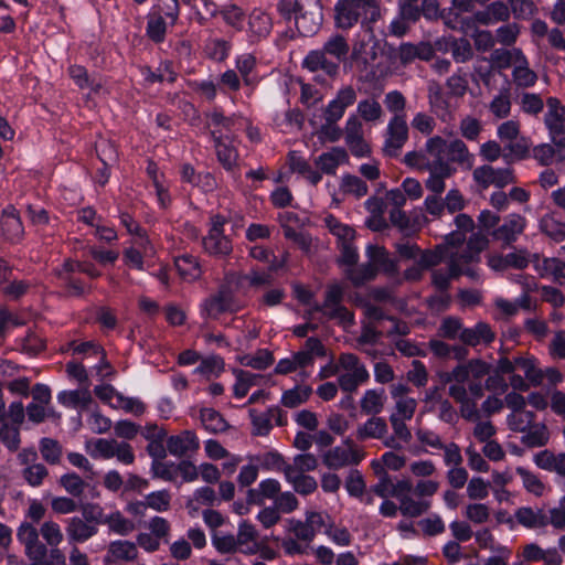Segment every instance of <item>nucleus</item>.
<instances>
[{"label":"nucleus","instance_id":"1","mask_svg":"<svg viewBox=\"0 0 565 565\" xmlns=\"http://www.w3.org/2000/svg\"><path fill=\"white\" fill-rule=\"evenodd\" d=\"M277 11L287 21H294L301 36H312L323 22L321 0H278Z\"/></svg>","mask_w":565,"mask_h":565},{"label":"nucleus","instance_id":"2","mask_svg":"<svg viewBox=\"0 0 565 565\" xmlns=\"http://www.w3.org/2000/svg\"><path fill=\"white\" fill-rule=\"evenodd\" d=\"M350 51L347 39L339 34H332L320 50L310 51L303 58L302 66L310 72L323 71L333 76L338 73L339 63L344 60Z\"/></svg>","mask_w":565,"mask_h":565},{"label":"nucleus","instance_id":"3","mask_svg":"<svg viewBox=\"0 0 565 565\" xmlns=\"http://www.w3.org/2000/svg\"><path fill=\"white\" fill-rule=\"evenodd\" d=\"M17 539L24 547V554L31 565H65V555L58 546H46L39 537L38 527L21 522L17 529Z\"/></svg>","mask_w":565,"mask_h":565},{"label":"nucleus","instance_id":"4","mask_svg":"<svg viewBox=\"0 0 565 565\" xmlns=\"http://www.w3.org/2000/svg\"><path fill=\"white\" fill-rule=\"evenodd\" d=\"M444 148L445 139L440 136H434L426 141V151L433 158V166L428 167L429 177L425 186L433 192L431 195H440L446 189L445 180L456 172V168L445 161Z\"/></svg>","mask_w":565,"mask_h":565},{"label":"nucleus","instance_id":"5","mask_svg":"<svg viewBox=\"0 0 565 565\" xmlns=\"http://www.w3.org/2000/svg\"><path fill=\"white\" fill-rule=\"evenodd\" d=\"M343 289L339 285H331L327 288L324 300L322 303H313L308 311V316L313 312H321L328 320H337L343 326H352L354 323L353 313L350 312L343 305Z\"/></svg>","mask_w":565,"mask_h":565},{"label":"nucleus","instance_id":"6","mask_svg":"<svg viewBox=\"0 0 565 565\" xmlns=\"http://www.w3.org/2000/svg\"><path fill=\"white\" fill-rule=\"evenodd\" d=\"M236 278V273L225 274V282L222 284L215 294L206 297L200 305V313L204 319H218L222 313L234 312V297L230 284Z\"/></svg>","mask_w":565,"mask_h":565},{"label":"nucleus","instance_id":"7","mask_svg":"<svg viewBox=\"0 0 565 565\" xmlns=\"http://www.w3.org/2000/svg\"><path fill=\"white\" fill-rule=\"evenodd\" d=\"M547 111L544 116V124L554 146L557 147L558 160H565V107L555 97L546 100Z\"/></svg>","mask_w":565,"mask_h":565},{"label":"nucleus","instance_id":"8","mask_svg":"<svg viewBox=\"0 0 565 565\" xmlns=\"http://www.w3.org/2000/svg\"><path fill=\"white\" fill-rule=\"evenodd\" d=\"M383 137V154L388 158L398 157L409 137L406 116H393L388 120Z\"/></svg>","mask_w":565,"mask_h":565},{"label":"nucleus","instance_id":"9","mask_svg":"<svg viewBox=\"0 0 565 565\" xmlns=\"http://www.w3.org/2000/svg\"><path fill=\"white\" fill-rule=\"evenodd\" d=\"M491 371V364L481 359H471L467 363L458 364L450 372L446 373L444 381L446 383L465 385L472 377L473 381H480Z\"/></svg>","mask_w":565,"mask_h":565},{"label":"nucleus","instance_id":"10","mask_svg":"<svg viewBox=\"0 0 565 565\" xmlns=\"http://www.w3.org/2000/svg\"><path fill=\"white\" fill-rule=\"evenodd\" d=\"M472 177L473 180L483 189L490 185L502 189L505 185L515 182L513 170L511 168L495 169L489 164L476 168Z\"/></svg>","mask_w":565,"mask_h":565},{"label":"nucleus","instance_id":"11","mask_svg":"<svg viewBox=\"0 0 565 565\" xmlns=\"http://www.w3.org/2000/svg\"><path fill=\"white\" fill-rule=\"evenodd\" d=\"M1 236L11 244H19L24 237V226L18 211L8 206L2 211L0 218Z\"/></svg>","mask_w":565,"mask_h":565},{"label":"nucleus","instance_id":"12","mask_svg":"<svg viewBox=\"0 0 565 565\" xmlns=\"http://www.w3.org/2000/svg\"><path fill=\"white\" fill-rule=\"evenodd\" d=\"M356 100V92L352 86H344L338 90L337 96L329 102L324 109V120L327 122L339 121L345 109L352 106Z\"/></svg>","mask_w":565,"mask_h":565},{"label":"nucleus","instance_id":"13","mask_svg":"<svg viewBox=\"0 0 565 565\" xmlns=\"http://www.w3.org/2000/svg\"><path fill=\"white\" fill-rule=\"evenodd\" d=\"M364 458L363 450H350L337 446L329 449L322 457L323 463L333 470L341 469L347 466H354L362 461Z\"/></svg>","mask_w":565,"mask_h":565},{"label":"nucleus","instance_id":"14","mask_svg":"<svg viewBox=\"0 0 565 565\" xmlns=\"http://www.w3.org/2000/svg\"><path fill=\"white\" fill-rule=\"evenodd\" d=\"M211 138L214 142L216 157L222 167L235 175L237 169L238 151L231 143L227 142L220 130L213 129L210 131Z\"/></svg>","mask_w":565,"mask_h":565},{"label":"nucleus","instance_id":"15","mask_svg":"<svg viewBox=\"0 0 565 565\" xmlns=\"http://www.w3.org/2000/svg\"><path fill=\"white\" fill-rule=\"evenodd\" d=\"M448 394L459 404L460 416L469 422H477L480 418L477 408V399L470 398L465 385L452 384L448 388Z\"/></svg>","mask_w":565,"mask_h":565},{"label":"nucleus","instance_id":"16","mask_svg":"<svg viewBox=\"0 0 565 565\" xmlns=\"http://www.w3.org/2000/svg\"><path fill=\"white\" fill-rule=\"evenodd\" d=\"M526 221L520 214H510L503 224L493 230L492 236L507 245L516 241L525 228Z\"/></svg>","mask_w":565,"mask_h":565},{"label":"nucleus","instance_id":"17","mask_svg":"<svg viewBox=\"0 0 565 565\" xmlns=\"http://www.w3.org/2000/svg\"><path fill=\"white\" fill-rule=\"evenodd\" d=\"M138 547L135 542L116 540L109 543L105 555L106 563L135 562L138 558Z\"/></svg>","mask_w":565,"mask_h":565},{"label":"nucleus","instance_id":"18","mask_svg":"<svg viewBox=\"0 0 565 565\" xmlns=\"http://www.w3.org/2000/svg\"><path fill=\"white\" fill-rule=\"evenodd\" d=\"M511 11L507 3L493 1L483 10L473 13V20L481 25H492L499 22H507L510 19Z\"/></svg>","mask_w":565,"mask_h":565},{"label":"nucleus","instance_id":"19","mask_svg":"<svg viewBox=\"0 0 565 565\" xmlns=\"http://www.w3.org/2000/svg\"><path fill=\"white\" fill-rule=\"evenodd\" d=\"M199 447V438L191 430H184L179 435L170 436L167 440L168 451L177 457H182L189 451H195Z\"/></svg>","mask_w":565,"mask_h":565},{"label":"nucleus","instance_id":"20","mask_svg":"<svg viewBox=\"0 0 565 565\" xmlns=\"http://www.w3.org/2000/svg\"><path fill=\"white\" fill-rule=\"evenodd\" d=\"M495 339V333L487 322L479 321L472 328H465L462 343L468 347L489 345Z\"/></svg>","mask_w":565,"mask_h":565},{"label":"nucleus","instance_id":"21","mask_svg":"<svg viewBox=\"0 0 565 565\" xmlns=\"http://www.w3.org/2000/svg\"><path fill=\"white\" fill-rule=\"evenodd\" d=\"M65 531L70 543H84L95 536L98 529L79 516H73L67 520Z\"/></svg>","mask_w":565,"mask_h":565},{"label":"nucleus","instance_id":"22","mask_svg":"<svg viewBox=\"0 0 565 565\" xmlns=\"http://www.w3.org/2000/svg\"><path fill=\"white\" fill-rule=\"evenodd\" d=\"M513 82L518 87L529 88L535 85L537 74L529 67V62L520 49H515V65L512 71Z\"/></svg>","mask_w":565,"mask_h":565},{"label":"nucleus","instance_id":"23","mask_svg":"<svg viewBox=\"0 0 565 565\" xmlns=\"http://www.w3.org/2000/svg\"><path fill=\"white\" fill-rule=\"evenodd\" d=\"M349 156L344 148L333 147L330 151L321 153L316 158L315 164L326 174H335L340 164L348 162Z\"/></svg>","mask_w":565,"mask_h":565},{"label":"nucleus","instance_id":"24","mask_svg":"<svg viewBox=\"0 0 565 565\" xmlns=\"http://www.w3.org/2000/svg\"><path fill=\"white\" fill-rule=\"evenodd\" d=\"M447 159L445 161L457 163L465 169H471L473 164V156L469 152L466 143L460 139L451 140L449 143L445 141L444 154Z\"/></svg>","mask_w":565,"mask_h":565},{"label":"nucleus","instance_id":"25","mask_svg":"<svg viewBox=\"0 0 565 565\" xmlns=\"http://www.w3.org/2000/svg\"><path fill=\"white\" fill-rule=\"evenodd\" d=\"M280 483L276 479L263 480L257 488L247 491V504L260 505L264 499H275L279 495Z\"/></svg>","mask_w":565,"mask_h":565},{"label":"nucleus","instance_id":"26","mask_svg":"<svg viewBox=\"0 0 565 565\" xmlns=\"http://www.w3.org/2000/svg\"><path fill=\"white\" fill-rule=\"evenodd\" d=\"M428 104L430 111L441 121H447L451 117L449 102L438 84L430 85L428 88Z\"/></svg>","mask_w":565,"mask_h":565},{"label":"nucleus","instance_id":"27","mask_svg":"<svg viewBox=\"0 0 565 565\" xmlns=\"http://www.w3.org/2000/svg\"><path fill=\"white\" fill-rule=\"evenodd\" d=\"M362 15L347 0H338L334 6V25L341 30L352 29Z\"/></svg>","mask_w":565,"mask_h":565},{"label":"nucleus","instance_id":"28","mask_svg":"<svg viewBox=\"0 0 565 565\" xmlns=\"http://www.w3.org/2000/svg\"><path fill=\"white\" fill-rule=\"evenodd\" d=\"M534 462L543 470L565 476V452L554 454L545 449L535 455Z\"/></svg>","mask_w":565,"mask_h":565},{"label":"nucleus","instance_id":"29","mask_svg":"<svg viewBox=\"0 0 565 565\" xmlns=\"http://www.w3.org/2000/svg\"><path fill=\"white\" fill-rule=\"evenodd\" d=\"M362 15V26L372 32L371 24L375 23L381 17V10L377 0H347Z\"/></svg>","mask_w":565,"mask_h":565},{"label":"nucleus","instance_id":"30","mask_svg":"<svg viewBox=\"0 0 565 565\" xmlns=\"http://www.w3.org/2000/svg\"><path fill=\"white\" fill-rule=\"evenodd\" d=\"M514 518L519 524L529 529L544 527L548 524L547 514L542 509L522 507L515 511Z\"/></svg>","mask_w":565,"mask_h":565},{"label":"nucleus","instance_id":"31","mask_svg":"<svg viewBox=\"0 0 565 565\" xmlns=\"http://www.w3.org/2000/svg\"><path fill=\"white\" fill-rule=\"evenodd\" d=\"M203 247L206 253L216 257H225L232 253L233 246L224 233H209L203 238Z\"/></svg>","mask_w":565,"mask_h":565},{"label":"nucleus","instance_id":"32","mask_svg":"<svg viewBox=\"0 0 565 565\" xmlns=\"http://www.w3.org/2000/svg\"><path fill=\"white\" fill-rule=\"evenodd\" d=\"M257 58L252 53H243L236 57L235 66L239 73L243 83L246 86L255 87L258 83V77L255 74Z\"/></svg>","mask_w":565,"mask_h":565},{"label":"nucleus","instance_id":"33","mask_svg":"<svg viewBox=\"0 0 565 565\" xmlns=\"http://www.w3.org/2000/svg\"><path fill=\"white\" fill-rule=\"evenodd\" d=\"M387 433V424L384 418L373 416L369 418L364 424L356 428V439L366 440L369 438L381 439Z\"/></svg>","mask_w":565,"mask_h":565},{"label":"nucleus","instance_id":"34","mask_svg":"<svg viewBox=\"0 0 565 565\" xmlns=\"http://www.w3.org/2000/svg\"><path fill=\"white\" fill-rule=\"evenodd\" d=\"M257 536L258 533L253 524L248 523L247 521L241 522L236 535L239 545V551L247 555L257 553Z\"/></svg>","mask_w":565,"mask_h":565},{"label":"nucleus","instance_id":"35","mask_svg":"<svg viewBox=\"0 0 565 565\" xmlns=\"http://www.w3.org/2000/svg\"><path fill=\"white\" fill-rule=\"evenodd\" d=\"M385 401L386 395L384 388L366 390L360 401V407L362 413L376 416L383 411Z\"/></svg>","mask_w":565,"mask_h":565},{"label":"nucleus","instance_id":"36","mask_svg":"<svg viewBox=\"0 0 565 565\" xmlns=\"http://www.w3.org/2000/svg\"><path fill=\"white\" fill-rule=\"evenodd\" d=\"M174 265L179 275L186 281L198 280L202 275L198 258L190 254L175 257Z\"/></svg>","mask_w":565,"mask_h":565},{"label":"nucleus","instance_id":"37","mask_svg":"<svg viewBox=\"0 0 565 565\" xmlns=\"http://www.w3.org/2000/svg\"><path fill=\"white\" fill-rule=\"evenodd\" d=\"M367 257L373 266L386 274H395L397 271L396 262L391 258L388 252L384 247L370 245L366 249Z\"/></svg>","mask_w":565,"mask_h":565},{"label":"nucleus","instance_id":"38","mask_svg":"<svg viewBox=\"0 0 565 565\" xmlns=\"http://www.w3.org/2000/svg\"><path fill=\"white\" fill-rule=\"evenodd\" d=\"M285 478L292 484L295 491L302 495L315 492L318 487L313 477L305 473H295L289 466L285 468Z\"/></svg>","mask_w":565,"mask_h":565},{"label":"nucleus","instance_id":"39","mask_svg":"<svg viewBox=\"0 0 565 565\" xmlns=\"http://www.w3.org/2000/svg\"><path fill=\"white\" fill-rule=\"evenodd\" d=\"M57 401L65 407L87 408L93 398L88 390L62 391L57 394Z\"/></svg>","mask_w":565,"mask_h":565},{"label":"nucleus","instance_id":"40","mask_svg":"<svg viewBox=\"0 0 565 565\" xmlns=\"http://www.w3.org/2000/svg\"><path fill=\"white\" fill-rule=\"evenodd\" d=\"M548 440L550 431L543 423H534L521 437V443L529 448L543 447Z\"/></svg>","mask_w":565,"mask_h":565},{"label":"nucleus","instance_id":"41","mask_svg":"<svg viewBox=\"0 0 565 565\" xmlns=\"http://www.w3.org/2000/svg\"><path fill=\"white\" fill-rule=\"evenodd\" d=\"M104 524L108 526L110 532L120 536L129 535L136 529L134 521L124 516L120 511L106 514Z\"/></svg>","mask_w":565,"mask_h":565},{"label":"nucleus","instance_id":"42","mask_svg":"<svg viewBox=\"0 0 565 565\" xmlns=\"http://www.w3.org/2000/svg\"><path fill=\"white\" fill-rule=\"evenodd\" d=\"M511 95L508 89L500 90L488 105L490 114L497 120L508 118L511 114Z\"/></svg>","mask_w":565,"mask_h":565},{"label":"nucleus","instance_id":"43","mask_svg":"<svg viewBox=\"0 0 565 565\" xmlns=\"http://www.w3.org/2000/svg\"><path fill=\"white\" fill-rule=\"evenodd\" d=\"M166 19L158 12L147 15L146 35L154 43H162L167 34Z\"/></svg>","mask_w":565,"mask_h":565},{"label":"nucleus","instance_id":"44","mask_svg":"<svg viewBox=\"0 0 565 565\" xmlns=\"http://www.w3.org/2000/svg\"><path fill=\"white\" fill-rule=\"evenodd\" d=\"M39 450L45 462L49 465H58L63 455L61 443L54 438L43 437L39 441Z\"/></svg>","mask_w":565,"mask_h":565},{"label":"nucleus","instance_id":"45","mask_svg":"<svg viewBox=\"0 0 565 565\" xmlns=\"http://www.w3.org/2000/svg\"><path fill=\"white\" fill-rule=\"evenodd\" d=\"M184 3L192 7L195 15V21L200 25H204L218 12L216 3L212 0H184Z\"/></svg>","mask_w":565,"mask_h":565},{"label":"nucleus","instance_id":"46","mask_svg":"<svg viewBox=\"0 0 565 565\" xmlns=\"http://www.w3.org/2000/svg\"><path fill=\"white\" fill-rule=\"evenodd\" d=\"M249 32L256 39L266 38L271 31V19L262 11H253L248 20Z\"/></svg>","mask_w":565,"mask_h":565},{"label":"nucleus","instance_id":"47","mask_svg":"<svg viewBox=\"0 0 565 565\" xmlns=\"http://www.w3.org/2000/svg\"><path fill=\"white\" fill-rule=\"evenodd\" d=\"M340 191L347 195H353L356 199L367 194L369 186L365 181L361 178L345 173L342 175L340 181Z\"/></svg>","mask_w":565,"mask_h":565},{"label":"nucleus","instance_id":"48","mask_svg":"<svg viewBox=\"0 0 565 565\" xmlns=\"http://www.w3.org/2000/svg\"><path fill=\"white\" fill-rule=\"evenodd\" d=\"M236 382L234 384L233 391L234 396L237 398H243L247 395L249 388L258 384V381L262 379V375L255 374L244 370H235L234 371Z\"/></svg>","mask_w":565,"mask_h":565},{"label":"nucleus","instance_id":"49","mask_svg":"<svg viewBox=\"0 0 565 565\" xmlns=\"http://www.w3.org/2000/svg\"><path fill=\"white\" fill-rule=\"evenodd\" d=\"M0 440L10 451H15L20 446V427L10 425L6 415L0 416Z\"/></svg>","mask_w":565,"mask_h":565},{"label":"nucleus","instance_id":"50","mask_svg":"<svg viewBox=\"0 0 565 565\" xmlns=\"http://www.w3.org/2000/svg\"><path fill=\"white\" fill-rule=\"evenodd\" d=\"M238 361L244 366H249L255 370H265L274 363V355L267 349H259L255 354L241 356Z\"/></svg>","mask_w":565,"mask_h":565},{"label":"nucleus","instance_id":"51","mask_svg":"<svg viewBox=\"0 0 565 565\" xmlns=\"http://www.w3.org/2000/svg\"><path fill=\"white\" fill-rule=\"evenodd\" d=\"M200 418L204 428L211 433H222L227 428L226 420L218 412L213 408L201 409Z\"/></svg>","mask_w":565,"mask_h":565},{"label":"nucleus","instance_id":"52","mask_svg":"<svg viewBox=\"0 0 565 565\" xmlns=\"http://www.w3.org/2000/svg\"><path fill=\"white\" fill-rule=\"evenodd\" d=\"M311 392L312 390L310 386H296L285 391L280 402L285 407L295 408L306 403L309 399Z\"/></svg>","mask_w":565,"mask_h":565},{"label":"nucleus","instance_id":"53","mask_svg":"<svg viewBox=\"0 0 565 565\" xmlns=\"http://www.w3.org/2000/svg\"><path fill=\"white\" fill-rule=\"evenodd\" d=\"M540 228L556 242H562L565 238V224L551 214H545L541 217Z\"/></svg>","mask_w":565,"mask_h":565},{"label":"nucleus","instance_id":"54","mask_svg":"<svg viewBox=\"0 0 565 565\" xmlns=\"http://www.w3.org/2000/svg\"><path fill=\"white\" fill-rule=\"evenodd\" d=\"M465 327L460 319L455 317L444 318L439 328L438 335L448 340H460L462 341V333Z\"/></svg>","mask_w":565,"mask_h":565},{"label":"nucleus","instance_id":"55","mask_svg":"<svg viewBox=\"0 0 565 565\" xmlns=\"http://www.w3.org/2000/svg\"><path fill=\"white\" fill-rule=\"evenodd\" d=\"M534 418L533 412L523 409L508 415L507 423L511 430L525 433L534 424Z\"/></svg>","mask_w":565,"mask_h":565},{"label":"nucleus","instance_id":"56","mask_svg":"<svg viewBox=\"0 0 565 565\" xmlns=\"http://www.w3.org/2000/svg\"><path fill=\"white\" fill-rule=\"evenodd\" d=\"M430 508V502L427 500H415L411 495L399 501V511L403 515L409 518H417L426 513Z\"/></svg>","mask_w":565,"mask_h":565},{"label":"nucleus","instance_id":"57","mask_svg":"<svg viewBox=\"0 0 565 565\" xmlns=\"http://www.w3.org/2000/svg\"><path fill=\"white\" fill-rule=\"evenodd\" d=\"M516 369L524 372L525 379L534 386H537L543 381V370L539 369L534 359L515 358Z\"/></svg>","mask_w":565,"mask_h":565},{"label":"nucleus","instance_id":"58","mask_svg":"<svg viewBox=\"0 0 565 565\" xmlns=\"http://www.w3.org/2000/svg\"><path fill=\"white\" fill-rule=\"evenodd\" d=\"M39 535L41 534L43 540L45 541V545L49 546H58L63 541V533L61 526L50 520L45 521L41 524L40 529H38Z\"/></svg>","mask_w":565,"mask_h":565},{"label":"nucleus","instance_id":"59","mask_svg":"<svg viewBox=\"0 0 565 565\" xmlns=\"http://www.w3.org/2000/svg\"><path fill=\"white\" fill-rule=\"evenodd\" d=\"M249 418L253 425V435L267 436L271 428V416H269V408L264 413H258L256 409H249Z\"/></svg>","mask_w":565,"mask_h":565},{"label":"nucleus","instance_id":"60","mask_svg":"<svg viewBox=\"0 0 565 565\" xmlns=\"http://www.w3.org/2000/svg\"><path fill=\"white\" fill-rule=\"evenodd\" d=\"M455 224L460 233H451L446 236V241L449 244H457L465 241V234L471 232L475 227V222L468 214H458L455 217Z\"/></svg>","mask_w":565,"mask_h":565},{"label":"nucleus","instance_id":"61","mask_svg":"<svg viewBox=\"0 0 565 565\" xmlns=\"http://www.w3.org/2000/svg\"><path fill=\"white\" fill-rule=\"evenodd\" d=\"M356 111L365 121H376L381 119L383 115L381 104L373 98L360 100Z\"/></svg>","mask_w":565,"mask_h":565},{"label":"nucleus","instance_id":"62","mask_svg":"<svg viewBox=\"0 0 565 565\" xmlns=\"http://www.w3.org/2000/svg\"><path fill=\"white\" fill-rule=\"evenodd\" d=\"M375 276L376 268L373 266L371 260L354 267L349 271V278L354 286H361L364 282L374 279Z\"/></svg>","mask_w":565,"mask_h":565},{"label":"nucleus","instance_id":"63","mask_svg":"<svg viewBox=\"0 0 565 565\" xmlns=\"http://www.w3.org/2000/svg\"><path fill=\"white\" fill-rule=\"evenodd\" d=\"M60 484L65 489L67 493L77 498L84 493L86 487L85 481L75 472L61 476Z\"/></svg>","mask_w":565,"mask_h":565},{"label":"nucleus","instance_id":"64","mask_svg":"<svg viewBox=\"0 0 565 565\" xmlns=\"http://www.w3.org/2000/svg\"><path fill=\"white\" fill-rule=\"evenodd\" d=\"M451 55L457 63H465L472 58L473 50L466 38L456 39L450 44Z\"/></svg>","mask_w":565,"mask_h":565}]
</instances>
